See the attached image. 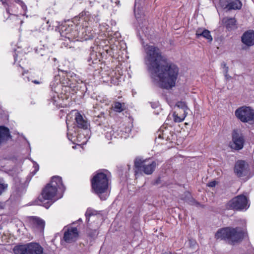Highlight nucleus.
Listing matches in <instances>:
<instances>
[{"label": "nucleus", "instance_id": "30", "mask_svg": "<svg viewBox=\"0 0 254 254\" xmlns=\"http://www.w3.org/2000/svg\"><path fill=\"white\" fill-rule=\"evenodd\" d=\"M216 181H212L210 183H209L207 185V186L209 187H214L216 186Z\"/></svg>", "mask_w": 254, "mask_h": 254}, {"label": "nucleus", "instance_id": "15", "mask_svg": "<svg viewBox=\"0 0 254 254\" xmlns=\"http://www.w3.org/2000/svg\"><path fill=\"white\" fill-rule=\"evenodd\" d=\"M75 120L77 124L78 127L86 129L88 128L89 124L86 119L78 112L75 114Z\"/></svg>", "mask_w": 254, "mask_h": 254}, {"label": "nucleus", "instance_id": "16", "mask_svg": "<svg viewBox=\"0 0 254 254\" xmlns=\"http://www.w3.org/2000/svg\"><path fill=\"white\" fill-rule=\"evenodd\" d=\"M222 24L229 31L232 30L236 28V20L235 18L224 17L222 20Z\"/></svg>", "mask_w": 254, "mask_h": 254}, {"label": "nucleus", "instance_id": "24", "mask_svg": "<svg viewBox=\"0 0 254 254\" xmlns=\"http://www.w3.org/2000/svg\"><path fill=\"white\" fill-rule=\"evenodd\" d=\"M230 0H220L219 4L224 9H229Z\"/></svg>", "mask_w": 254, "mask_h": 254}, {"label": "nucleus", "instance_id": "10", "mask_svg": "<svg viewBox=\"0 0 254 254\" xmlns=\"http://www.w3.org/2000/svg\"><path fill=\"white\" fill-rule=\"evenodd\" d=\"M234 172L238 177L247 176L249 173V165L244 160H239L236 162Z\"/></svg>", "mask_w": 254, "mask_h": 254}, {"label": "nucleus", "instance_id": "36", "mask_svg": "<svg viewBox=\"0 0 254 254\" xmlns=\"http://www.w3.org/2000/svg\"><path fill=\"white\" fill-rule=\"evenodd\" d=\"M38 169H39V166L38 165H37L36 166H35V171H37Z\"/></svg>", "mask_w": 254, "mask_h": 254}, {"label": "nucleus", "instance_id": "22", "mask_svg": "<svg viewBox=\"0 0 254 254\" xmlns=\"http://www.w3.org/2000/svg\"><path fill=\"white\" fill-rule=\"evenodd\" d=\"M98 214L97 211L91 208H88L85 213L86 220L88 222L89 221V217L96 215Z\"/></svg>", "mask_w": 254, "mask_h": 254}, {"label": "nucleus", "instance_id": "40", "mask_svg": "<svg viewBox=\"0 0 254 254\" xmlns=\"http://www.w3.org/2000/svg\"><path fill=\"white\" fill-rule=\"evenodd\" d=\"M6 11H7V12L8 13H9V9H6Z\"/></svg>", "mask_w": 254, "mask_h": 254}, {"label": "nucleus", "instance_id": "20", "mask_svg": "<svg viewBox=\"0 0 254 254\" xmlns=\"http://www.w3.org/2000/svg\"><path fill=\"white\" fill-rule=\"evenodd\" d=\"M112 109L116 112L121 113L126 110V106L125 103L114 101L112 104Z\"/></svg>", "mask_w": 254, "mask_h": 254}, {"label": "nucleus", "instance_id": "35", "mask_svg": "<svg viewBox=\"0 0 254 254\" xmlns=\"http://www.w3.org/2000/svg\"><path fill=\"white\" fill-rule=\"evenodd\" d=\"M32 82L35 84H39L40 83V82L36 80H33V81H32Z\"/></svg>", "mask_w": 254, "mask_h": 254}, {"label": "nucleus", "instance_id": "23", "mask_svg": "<svg viewBox=\"0 0 254 254\" xmlns=\"http://www.w3.org/2000/svg\"><path fill=\"white\" fill-rule=\"evenodd\" d=\"M177 106L182 109L183 111L184 114H187V110H188V107L186 104V103L184 102H178L177 104Z\"/></svg>", "mask_w": 254, "mask_h": 254}, {"label": "nucleus", "instance_id": "19", "mask_svg": "<svg viewBox=\"0 0 254 254\" xmlns=\"http://www.w3.org/2000/svg\"><path fill=\"white\" fill-rule=\"evenodd\" d=\"M93 121L97 126L104 125L107 123L106 118L103 113H101L98 116H95Z\"/></svg>", "mask_w": 254, "mask_h": 254}, {"label": "nucleus", "instance_id": "7", "mask_svg": "<svg viewBox=\"0 0 254 254\" xmlns=\"http://www.w3.org/2000/svg\"><path fill=\"white\" fill-rule=\"evenodd\" d=\"M235 116L243 123L254 122V110L250 107L239 108L235 111Z\"/></svg>", "mask_w": 254, "mask_h": 254}, {"label": "nucleus", "instance_id": "8", "mask_svg": "<svg viewBox=\"0 0 254 254\" xmlns=\"http://www.w3.org/2000/svg\"><path fill=\"white\" fill-rule=\"evenodd\" d=\"M248 199L246 196L239 195L228 201L226 208L229 210H241L247 208Z\"/></svg>", "mask_w": 254, "mask_h": 254}, {"label": "nucleus", "instance_id": "29", "mask_svg": "<svg viewBox=\"0 0 254 254\" xmlns=\"http://www.w3.org/2000/svg\"><path fill=\"white\" fill-rule=\"evenodd\" d=\"M138 10L136 9V4L135 3V5H134V14H135V16L136 19H139L141 18V16L139 15V13H138Z\"/></svg>", "mask_w": 254, "mask_h": 254}, {"label": "nucleus", "instance_id": "12", "mask_svg": "<svg viewBox=\"0 0 254 254\" xmlns=\"http://www.w3.org/2000/svg\"><path fill=\"white\" fill-rule=\"evenodd\" d=\"M29 226L34 230L43 232L45 227V222L39 217L32 216L29 220Z\"/></svg>", "mask_w": 254, "mask_h": 254}, {"label": "nucleus", "instance_id": "5", "mask_svg": "<svg viewBox=\"0 0 254 254\" xmlns=\"http://www.w3.org/2000/svg\"><path fill=\"white\" fill-rule=\"evenodd\" d=\"M135 173H143L146 175H151L158 165V162L150 159H142L136 158L134 162Z\"/></svg>", "mask_w": 254, "mask_h": 254}, {"label": "nucleus", "instance_id": "34", "mask_svg": "<svg viewBox=\"0 0 254 254\" xmlns=\"http://www.w3.org/2000/svg\"><path fill=\"white\" fill-rule=\"evenodd\" d=\"M114 3H116L117 5H119L120 4V1L119 0H115Z\"/></svg>", "mask_w": 254, "mask_h": 254}, {"label": "nucleus", "instance_id": "41", "mask_svg": "<svg viewBox=\"0 0 254 254\" xmlns=\"http://www.w3.org/2000/svg\"><path fill=\"white\" fill-rule=\"evenodd\" d=\"M47 23L48 24V23H49V20H48V21H47Z\"/></svg>", "mask_w": 254, "mask_h": 254}, {"label": "nucleus", "instance_id": "38", "mask_svg": "<svg viewBox=\"0 0 254 254\" xmlns=\"http://www.w3.org/2000/svg\"><path fill=\"white\" fill-rule=\"evenodd\" d=\"M108 1H109L111 3H114L115 0H109Z\"/></svg>", "mask_w": 254, "mask_h": 254}, {"label": "nucleus", "instance_id": "17", "mask_svg": "<svg viewBox=\"0 0 254 254\" xmlns=\"http://www.w3.org/2000/svg\"><path fill=\"white\" fill-rule=\"evenodd\" d=\"M173 136V132L167 128H165V130H164L163 127H161L158 131V137L160 138L164 139L167 141L172 140Z\"/></svg>", "mask_w": 254, "mask_h": 254}, {"label": "nucleus", "instance_id": "21", "mask_svg": "<svg viewBox=\"0 0 254 254\" xmlns=\"http://www.w3.org/2000/svg\"><path fill=\"white\" fill-rule=\"evenodd\" d=\"M229 10L232 9H240L242 7V3L239 0H230Z\"/></svg>", "mask_w": 254, "mask_h": 254}, {"label": "nucleus", "instance_id": "4", "mask_svg": "<svg viewBox=\"0 0 254 254\" xmlns=\"http://www.w3.org/2000/svg\"><path fill=\"white\" fill-rule=\"evenodd\" d=\"M62 178L59 176L52 177L50 183L43 189L39 200L43 202L45 200H52L58 191L63 192L65 190Z\"/></svg>", "mask_w": 254, "mask_h": 254}, {"label": "nucleus", "instance_id": "33", "mask_svg": "<svg viewBox=\"0 0 254 254\" xmlns=\"http://www.w3.org/2000/svg\"><path fill=\"white\" fill-rule=\"evenodd\" d=\"M51 205V203H50L49 202H47L44 204V206L47 208H49Z\"/></svg>", "mask_w": 254, "mask_h": 254}, {"label": "nucleus", "instance_id": "1", "mask_svg": "<svg viewBox=\"0 0 254 254\" xmlns=\"http://www.w3.org/2000/svg\"><path fill=\"white\" fill-rule=\"evenodd\" d=\"M144 49L146 54L145 64L153 83L166 89L174 87L179 73L177 65L168 62L157 47L147 44Z\"/></svg>", "mask_w": 254, "mask_h": 254}, {"label": "nucleus", "instance_id": "32", "mask_svg": "<svg viewBox=\"0 0 254 254\" xmlns=\"http://www.w3.org/2000/svg\"><path fill=\"white\" fill-rule=\"evenodd\" d=\"M224 76L226 79L228 80L231 78V76L228 74V72L227 73H224Z\"/></svg>", "mask_w": 254, "mask_h": 254}, {"label": "nucleus", "instance_id": "31", "mask_svg": "<svg viewBox=\"0 0 254 254\" xmlns=\"http://www.w3.org/2000/svg\"><path fill=\"white\" fill-rule=\"evenodd\" d=\"M189 244H190V245L191 246H192V247H193V246H194L195 245L196 242H195V241H194V240H189Z\"/></svg>", "mask_w": 254, "mask_h": 254}, {"label": "nucleus", "instance_id": "6", "mask_svg": "<svg viewBox=\"0 0 254 254\" xmlns=\"http://www.w3.org/2000/svg\"><path fill=\"white\" fill-rule=\"evenodd\" d=\"M13 250L15 254H44L43 248L34 243L16 246Z\"/></svg>", "mask_w": 254, "mask_h": 254}, {"label": "nucleus", "instance_id": "14", "mask_svg": "<svg viewBox=\"0 0 254 254\" xmlns=\"http://www.w3.org/2000/svg\"><path fill=\"white\" fill-rule=\"evenodd\" d=\"M195 36L197 38H199L200 37L206 39L208 42H211L212 40V37L210 34V32L205 28H199L196 30Z\"/></svg>", "mask_w": 254, "mask_h": 254}, {"label": "nucleus", "instance_id": "13", "mask_svg": "<svg viewBox=\"0 0 254 254\" xmlns=\"http://www.w3.org/2000/svg\"><path fill=\"white\" fill-rule=\"evenodd\" d=\"M242 42L247 46L254 45V31L250 30L246 31L242 36Z\"/></svg>", "mask_w": 254, "mask_h": 254}, {"label": "nucleus", "instance_id": "26", "mask_svg": "<svg viewBox=\"0 0 254 254\" xmlns=\"http://www.w3.org/2000/svg\"><path fill=\"white\" fill-rule=\"evenodd\" d=\"M221 66L223 69V73H227V72H228L229 67L226 64L225 62H223L221 63Z\"/></svg>", "mask_w": 254, "mask_h": 254}, {"label": "nucleus", "instance_id": "42", "mask_svg": "<svg viewBox=\"0 0 254 254\" xmlns=\"http://www.w3.org/2000/svg\"><path fill=\"white\" fill-rule=\"evenodd\" d=\"M78 221H81V219H79L78 220Z\"/></svg>", "mask_w": 254, "mask_h": 254}, {"label": "nucleus", "instance_id": "2", "mask_svg": "<svg viewBox=\"0 0 254 254\" xmlns=\"http://www.w3.org/2000/svg\"><path fill=\"white\" fill-rule=\"evenodd\" d=\"M244 235V232L240 228L228 227L219 229L215 235V238L234 245L241 242Z\"/></svg>", "mask_w": 254, "mask_h": 254}, {"label": "nucleus", "instance_id": "25", "mask_svg": "<svg viewBox=\"0 0 254 254\" xmlns=\"http://www.w3.org/2000/svg\"><path fill=\"white\" fill-rule=\"evenodd\" d=\"M187 114H184L182 117H179L178 115H174V121L175 122L180 123L183 121Z\"/></svg>", "mask_w": 254, "mask_h": 254}, {"label": "nucleus", "instance_id": "37", "mask_svg": "<svg viewBox=\"0 0 254 254\" xmlns=\"http://www.w3.org/2000/svg\"><path fill=\"white\" fill-rule=\"evenodd\" d=\"M163 254H173L171 252H165Z\"/></svg>", "mask_w": 254, "mask_h": 254}, {"label": "nucleus", "instance_id": "27", "mask_svg": "<svg viewBox=\"0 0 254 254\" xmlns=\"http://www.w3.org/2000/svg\"><path fill=\"white\" fill-rule=\"evenodd\" d=\"M7 187V184L0 182V195L2 194V193L5 190Z\"/></svg>", "mask_w": 254, "mask_h": 254}, {"label": "nucleus", "instance_id": "28", "mask_svg": "<svg viewBox=\"0 0 254 254\" xmlns=\"http://www.w3.org/2000/svg\"><path fill=\"white\" fill-rule=\"evenodd\" d=\"M98 235V232L96 230H91L88 232V235L91 238H94Z\"/></svg>", "mask_w": 254, "mask_h": 254}, {"label": "nucleus", "instance_id": "18", "mask_svg": "<svg viewBox=\"0 0 254 254\" xmlns=\"http://www.w3.org/2000/svg\"><path fill=\"white\" fill-rule=\"evenodd\" d=\"M10 137L9 129L3 126H0V144L7 140Z\"/></svg>", "mask_w": 254, "mask_h": 254}, {"label": "nucleus", "instance_id": "11", "mask_svg": "<svg viewBox=\"0 0 254 254\" xmlns=\"http://www.w3.org/2000/svg\"><path fill=\"white\" fill-rule=\"evenodd\" d=\"M78 235V231L76 228H68L64 232V239L66 243H71L77 240Z\"/></svg>", "mask_w": 254, "mask_h": 254}, {"label": "nucleus", "instance_id": "9", "mask_svg": "<svg viewBox=\"0 0 254 254\" xmlns=\"http://www.w3.org/2000/svg\"><path fill=\"white\" fill-rule=\"evenodd\" d=\"M232 144L231 147L235 150H239L243 148L245 139L244 136L239 129H234L232 133Z\"/></svg>", "mask_w": 254, "mask_h": 254}, {"label": "nucleus", "instance_id": "39", "mask_svg": "<svg viewBox=\"0 0 254 254\" xmlns=\"http://www.w3.org/2000/svg\"><path fill=\"white\" fill-rule=\"evenodd\" d=\"M159 179H158V180H156V183H155V184H157L158 183V182H159Z\"/></svg>", "mask_w": 254, "mask_h": 254}, {"label": "nucleus", "instance_id": "3", "mask_svg": "<svg viewBox=\"0 0 254 254\" xmlns=\"http://www.w3.org/2000/svg\"><path fill=\"white\" fill-rule=\"evenodd\" d=\"M109 176L104 172H98L91 179L92 189L101 200L107 197L109 188Z\"/></svg>", "mask_w": 254, "mask_h": 254}]
</instances>
